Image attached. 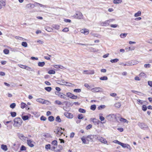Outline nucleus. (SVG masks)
I'll return each instance as SVG.
<instances>
[{
    "label": "nucleus",
    "instance_id": "nucleus-1",
    "mask_svg": "<svg viewBox=\"0 0 152 152\" xmlns=\"http://www.w3.org/2000/svg\"><path fill=\"white\" fill-rule=\"evenodd\" d=\"M14 122L13 126L16 127L20 126L22 123V121L20 118H15L14 120Z\"/></svg>",
    "mask_w": 152,
    "mask_h": 152
},
{
    "label": "nucleus",
    "instance_id": "nucleus-2",
    "mask_svg": "<svg viewBox=\"0 0 152 152\" xmlns=\"http://www.w3.org/2000/svg\"><path fill=\"white\" fill-rule=\"evenodd\" d=\"M73 17L76 19H83V16L81 12L78 11L76 12Z\"/></svg>",
    "mask_w": 152,
    "mask_h": 152
},
{
    "label": "nucleus",
    "instance_id": "nucleus-3",
    "mask_svg": "<svg viewBox=\"0 0 152 152\" xmlns=\"http://www.w3.org/2000/svg\"><path fill=\"white\" fill-rule=\"evenodd\" d=\"M64 129H62L61 128L58 127L55 131L56 134H58V136H60L62 134L64 131Z\"/></svg>",
    "mask_w": 152,
    "mask_h": 152
},
{
    "label": "nucleus",
    "instance_id": "nucleus-4",
    "mask_svg": "<svg viewBox=\"0 0 152 152\" xmlns=\"http://www.w3.org/2000/svg\"><path fill=\"white\" fill-rule=\"evenodd\" d=\"M36 101L40 103L43 104L48 105L50 103L47 100H44L42 98H38L36 99Z\"/></svg>",
    "mask_w": 152,
    "mask_h": 152
},
{
    "label": "nucleus",
    "instance_id": "nucleus-5",
    "mask_svg": "<svg viewBox=\"0 0 152 152\" xmlns=\"http://www.w3.org/2000/svg\"><path fill=\"white\" fill-rule=\"evenodd\" d=\"M17 135L18 137L22 141L24 142L26 140L27 137L25 136L24 134L21 133H18Z\"/></svg>",
    "mask_w": 152,
    "mask_h": 152
},
{
    "label": "nucleus",
    "instance_id": "nucleus-6",
    "mask_svg": "<svg viewBox=\"0 0 152 152\" xmlns=\"http://www.w3.org/2000/svg\"><path fill=\"white\" fill-rule=\"evenodd\" d=\"M96 139L102 143H103L104 144H106L107 145H108L107 141L105 139L102 137L100 136H97Z\"/></svg>",
    "mask_w": 152,
    "mask_h": 152
},
{
    "label": "nucleus",
    "instance_id": "nucleus-7",
    "mask_svg": "<svg viewBox=\"0 0 152 152\" xmlns=\"http://www.w3.org/2000/svg\"><path fill=\"white\" fill-rule=\"evenodd\" d=\"M83 73L86 75H93L95 73L94 70H86L83 71Z\"/></svg>",
    "mask_w": 152,
    "mask_h": 152
},
{
    "label": "nucleus",
    "instance_id": "nucleus-8",
    "mask_svg": "<svg viewBox=\"0 0 152 152\" xmlns=\"http://www.w3.org/2000/svg\"><path fill=\"white\" fill-rule=\"evenodd\" d=\"M55 93L57 95L61 98H63L65 99H66V95L64 94H63L61 92H55Z\"/></svg>",
    "mask_w": 152,
    "mask_h": 152
},
{
    "label": "nucleus",
    "instance_id": "nucleus-9",
    "mask_svg": "<svg viewBox=\"0 0 152 152\" xmlns=\"http://www.w3.org/2000/svg\"><path fill=\"white\" fill-rule=\"evenodd\" d=\"M27 145L30 147L32 148L34 146V141H32L31 140H27Z\"/></svg>",
    "mask_w": 152,
    "mask_h": 152
},
{
    "label": "nucleus",
    "instance_id": "nucleus-10",
    "mask_svg": "<svg viewBox=\"0 0 152 152\" xmlns=\"http://www.w3.org/2000/svg\"><path fill=\"white\" fill-rule=\"evenodd\" d=\"M67 96L70 97V98L73 99H76L77 98V96H75L74 94H71L70 93H66Z\"/></svg>",
    "mask_w": 152,
    "mask_h": 152
},
{
    "label": "nucleus",
    "instance_id": "nucleus-11",
    "mask_svg": "<svg viewBox=\"0 0 152 152\" xmlns=\"http://www.w3.org/2000/svg\"><path fill=\"white\" fill-rule=\"evenodd\" d=\"M138 126L142 129H144L148 127V126L145 124L139 122L138 124Z\"/></svg>",
    "mask_w": 152,
    "mask_h": 152
},
{
    "label": "nucleus",
    "instance_id": "nucleus-12",
    "mask_svg": "<svg viewBox=\"0 0 152 152\" xmlns=\"http://www.w3.org/2000/svg\"><path fill=\"white\" fill-rule=\"evenodd\" d=\"M90 120L92 121L94 124L95 125H98L100 122V121L96 118H90Z\"/></svg>",
    "mask_w": 152,
    "mask_h": 152
},
{
    "label": "nucleus",
    "instance_id": "nucleus-13",
    "mask_svg": "<svg viewBox=\"0 0 152 152\" xmlns=\"http://www.w3.org/2000/svg\"><path fill=\"white\" fill-rule=\"evenodd\" d=\"M120 145L122 146L123 148H128L130 150L131 149V148L130 146L128 144H125L121 142Z\"/></svg>",
    "mask_w": 152,
    "mask_h": 152
},
{
    "label": "nucleus",
    "instance_id": "nucleus-14",
    "mask_svg": "<svg viewBox=\"0 0 152 152\" xmlns=\"http://www.w3.org/2000/svg\"><path fill=\"white\" fill-rule=\"evenodd\" d=\"M64 115L67 118H72L73 117V115L72 114L67 112L64 113Z\"/></svg>",
    "mask_w": 152,
    "mask_h": 152
},
{
    "label": "nucleus",
    "instance_id": "nucleus-15",
    "mask_svg": "<svg viewBox=\"0 0 152 152\" xmlns=\"http://www.w3.org/2000/svg\"><path fill=\"white\" fill-rule=\"evenodd\" d=\"M80 32L81 33L85 35H87L89 33V31L87 29L84 28L81 29L80 30Z\"/></svg>",
    "mask_w": 152,
    "mask_h": 152
},
{
    "label": "nucleus",
    "instance_id": "nucleus-16",
    "mask_svg": "<svg viewBox=\"0 0 152 152\" xmlns=\"http://www.w3.org/2000/svg\"><path fill=\"white\" fill-rule=\"evenodd\" d=\"M102 90V89L101 88L98 87H96L94 88H92L91 89V91L94 92H98Z\"/></svg>",
    "mask_w": 152,
    "mask_h": 152
},
{
    "label": "nucleus",
    "instance_id": "nucleus-17",
    "mask_svg": "<svg viewBox=\"0 0 152 152\" xmlns=\"http://www.w3.org/2000/svg\"><path fill=\"white\" fill-rule=\"evenodd\" d=\"M35 6V5L33 4H29L26 6V7L28 9H31L34 8Z\"/></svg>",
    "mask_w": 152,
    "mask_h": 152
},
{
    "label": "nucleus",
    "instance_id": "nucleus-18",
    "mask_svg": "<svg viewBox=\"0 0 152 152\" xmlns=\"http://www.w3.org/2000/svg\"><path fill=\"white\" fill-rule=\"evenodd\" d=\"M115 115L114 114H110L107 116L106 117L108 120L109 121H111L114 118Z\"/></svg>",
    "mask_w": 152,
    "mask_h": 152
},
{
    "label": "nucleus",
    "instance_id": "nucleus-19",
    "mask_svg": "<svg viewBox=\"0 0 152 152\" xmlns=\"http://www.w3.org/2000/svg\"><path fill=\"white\" fill-rule=\"evenodd\" d=\"M23 69H25L26 70L28 71H34V69H32L31 68L28 66H23Z\"/></svg>",
    "mask_w": 152,
    "mask_h": 152
},
{
    "label": "nucleus",
    "instance_id": "nucleus-20",
    "mask_svg": "<svg viewBox=\"0 0 152 152\" xmlns=\"http://www.w3.org/2000/svg\"><path fill=\"white\" fill-rule=\"evenodd\" d=\"M133 63H132V62H131L130 63L129 62H127L126 63V65L127 66H132V65H134V64H137L138 62L134 61H133Z\"/></svg>",
    "mask_w": 152,
    "mask_h": 152
},
{
    "label": "nucleus",
    "instance_id": "nucleus-21",
    "mask_svg": "<svg viewBox=\"0 0 152 152\" xmlns=\"http://www.w3.org/2000/svg\"><path fill=\"white\" fill-rule=\"evenodd\" d=\"M101 25L102 26H106L109 25L107 20H106L104 22L100 23Z\"/></svg>",
    "mask_w": 152,
    "mask_h": 152
},
{
    "label": "nucleus",
    "instance_id": "nucleus-22",
    "mask_svg": "<svg viewBox=\"0 0 152 152\" xmlns=\"http://www.w3.org/2000/svg\"><path fill=\"white\" fill-rule=\"evenodd\" d=\"M1 148L5 151H7L8 149L7 146L4 144L1 145Z\"/></svg>",
    "mask_w": 152,
    "mask_h": 152
},
{
    "label": "nucleus",
    "instance_id": "nucleus-23",
    "mask_svg": "<svg viewBox=\"0 0 152 152\" xmlns=\"http://www.w3.org/2000/svg\"><path fill=\"white\" fill-rule=\"evenodd\" d=\"M141 12L140 11H139L137 13H135L134 16L135 17H137L141 15Z\"/></svg>",
    "mask_w": 152,
    "mask_h": 152
},
{
    "label": "nucleus",
    "instance_id": "nucleus-24",
    "mask_svg": "<svg viewBox=\"0 0 152 152\" xmlns=\"http://www.w3.org/2000/svg\"><path fill=\"white\" fill-rule=\"evenodd\" d=\"M114 118H115V119L117 121H118V120H119V118H121L120 116V115L118 114H116L115 115Z\"/></svg>",
    "mask_w": 152,
    "mask_h": 152
},
{
    "label": "nucleus",
    "instance_id": "nucleus-25",
    "mask_svg": "<svg viewBox=\"0 0 152 152\" xmlns=\"http://www.w3.org/2000/svg\"><path fill=\"white\" fill-rule=\"evenodd\" d=\"M119 119L121 121L123 122L124 123L126 122L128 123V121L126 119L122 118H119Z\"/></svg>",
    "mask_w": 152,
    "mask_h": 152
},
{
    "label": "nucleus",
    "instance_id": "nucleus-26",
    "mask_svg": "<svg viewBox=\"0 0 152 152\" xmlns=\"http://www.w3.org/2000/svg\"><path fill=\"white\" fill-rule=\"evenodd\" d=\"M0 5L1 6V7L2 6H5L6 5L5 2L3 1H0Z\"/></svg>",
    "mask_w": 152,
    "mask_h": 152
},
{
    "label": "nucleus",
    "instance_id": "nucleus-27",
    "mask_svg": "<svg viewBox=\"0 0 152 152\" xmlns=\"http://www.w3.org/2000/svg\"><path fill=\"white\" fill-rule=\"evenodd\" d=\"M113 3L115 4L120 3L122 2V0H113Z\"/></svg>",
    "mask_w": 152,
    "mask_h": 152
},
{
    "label": "nucleus",
    "instance_id": "nucleus-28",
    "mask_svg": "<svg viewBox=\"0 0 152 152\" xmlns=\"http://www.w3.org/2000/svg\"><path fill=\"white\" fill-rule=\"evenodd\" d=\"M52 26L53 28L57 30H58L60 28V26L58 25H53Z\"/></svg>",
    "mask_w": 152,
    "mask_h": 152
},
{
    "label": "nucleus",
    "instance_id": "nucleus-29",
    "mask_svg": "<svg viewBox=\"0 0 152 152\" xmlns=\"http://www.w3.org/2000/svg\"><path fill=\"white\" fill-rule=\"evenodd\" d=\"M90 50L91 52H97L99 51L98 49H96L93 48H91L90 49Z\"/></svg>",
    "mask_w": 152,
    "mask_h": 152
},
{
    "label": "nucleus",
    "instance_id": "nucleus-30",
    "mask_svg": "<svg viewBox=\"0 0 152 152\" xmlns=\"http://www.w3.org/2000/svg\"><path fill=\"white\" fill-rule=\"evenodd\" d=\"M115 106L116 107L119 108L121 106V104L120 102H118L115 104Z\"/></svg>",
    "mask_w": 152,
    "mask_h": 152
},
{
    "label": "nucleus",
    "instance_id": "nucleus-31",
    "mask_svg": "<svg viewBox=\"0 0 152 152\" xmlns=\"http://www.w3.org/2000/svg\"><path fill=\"white\" fill-rule=\"evenodd\" d=\"M119 61V59L118 58H115L110 60V61L112 63H114L118 62Z\"/></svg>",
    "mask_w": 152,
    "mask_h": 152
},
{
    "label": "nucleus",
    "instance_id": "nucleus-32",
    "mask_svg": "<svg viewBox=\"0 0 152 152\" xmlns=\"http://www.w3.org/2000/svg\"><path fill=\"white\" fill-rule=\"evenodd\" d=\"M26 106H27V105L26 104L23 102H22L21 103V107L23 109L25 108Z\"/></svg>",
    "mask_w": 152,
    "mask_h": 152
},
{
    "label": "nucleus",
    "instance_id": "nucleus-33",
    "mask_svg": "<svg viewBox=\"0 0 152 152\" xmlns=\"http://www.w3.org/2000/svg\"><path fill=\"white\" fill-rule=\"evenodd\" d=\"M45 65V63L44 62H39L38 63V65L41 67H43Z\"/></svg>",
    "mask_w": 152,
    "mask_h": 152
},
{
    "label": "nucleus",
    "instance_id": "nucleus-34",
    "mask_svg": "<svg viewBox=\"0 0 152 152\" xmlns=\"http://www.w3.org/2000/svg\"><path fill=\"white\" fill-rule=\"evenodd\" d=\"M22 118L24 121L27 120L29 118V117L28 115H24L22 116Z\"/></svg>",
    "mask_w": 152,
    "mask_h": 152
},
{
    "label": "nucleus",
    "instance_id": "nucleus-35",
    "mask_svg": "<svg viewBox=\"0 0 152 152\" xmlns=\"http://www.w3.org/2000/svg\"><path fill=\"white\" fill-rule=\"evenodd\" d=\"M48 120L50 121H52L54 120V117L52 116H50L48 118Z\"/></svg>",
    "mask_w": 152,
    "mask_h": 152
},
{
    "label": "nucleus",
    "instance_id": "nucleus-36",
    "mask_svg": "<svg viewBox=\"0 0 152 152\" xmlns=\"http://www.w3.org/2000/svg\"><path fill=\"white\" fill-rule=\"evenodd\" d=\"M45 30L48 32H51L53 30V29L49 27H46L45 28Z\"/></svg>",
    "mask_w": 152,
    "mask_h": 152
},
{
    "label": "nucleus",
    "instance_id": "nucleus-37",
    "mask_svg": "<svg viewBox=\"0 0 152 152\" xmlns=\"http://www.w3.org/2000/svg\"><path fill=\"white\" fill-rule=\"evenodd\" d=\"M56 72L55 71L53 70H49L48 72V74H54Z\"/></svg>",
    "mask_w": 152,
    "mask_h": 152
},
{
    "label": "nucleus",
    "instance_id": "nucleus-38",
    "mask_svg": "<svg viewBox=\"0 0 152 152\" xmlns=\"http://www.w3.org/2000/svg\"><path fill=\"white\" fill-rule=\"evenodd\" d=\"M10 114H11V116L13 117H15L16 115V112H11Z\"/></svg>",
    "mask_w": 152,
    "mask_h": 152
},
{
    "label": "nucleus",
    "instance_id": "nucleus-39",
    "mask_svg": "<svg viewBox=\"0 0 152 152\" xmlns=\"http://www.w3.org/2000/svg\"><path fill=\"white\" fill-rule=\"evenodd\" d=\"M57 141L56 140H54L52 142L51 144L53 145L57 146Z\"/></svg>",
    "mask_w": 152,
    "mask_h": 152
},
{
    "label": "nucleus",
    "instance_id": "nucleus-40",
    "mask_svg": "<svg viewBox=\"0 0 152 152\" xmlns=\"http://www.w3.org/2000/svg\"><path fill=\"white\" fill-rule=\"evenodd\" d=\"M26 147L23 145H22L20 148V150L21 151H25L26 150Z\"/></svg>",
    "mask_w": 152,
    "mask_h": 152
},
{
    "label": "nucleus",
    "instance_id": "nucleus-41",
    "mask_svg": "<svg viewBox=\"0 0 152 152\" xmlns=\"http://www.w3.org/2000/svg\"><path fill=\"white\" fill-rule=\"evenodd\" d=\"M16 105L15 103H13L11 104L10 105V108H11L12 109H14L15 108V107L16 106Z\"/></svg>",
    "mask_w": 152,
    "mask_h": 152
},
{
    "label": "nucleus",
    "instance_id": "nucleus-42",
    "mask_svg": "<svg viewBox=\"0 0 152 152\" xmlns=\"http://www.w3.org/2000/svg\"><path fill=\"white\" fill-rule=\"evenodd\" d=\"M3 52L5 54H8L9 53V50L7 49H5L4 50Z\"/></svg>",
    "mask_w": 152,
    "mask_h": 152
},
{
    "label": "nucleus",
    "instance_id": "nucleus-43",
    "mask_svg": "<svg viewBox=\"0 0 152 152\" xmlns=\"http://www.w3.org/2000/svg\"><path fill=\"white\" fill-rule=\"evenodd\" d=\"M77 117L79 119H81L83 118V114H80L78 115Z\"/></svg>",
    "mask_w": 152,
    "mask_h": 152
},
{
    "label": "nucleus",
    "instance_id": "nucleus-44",
    "mask_svg": "<svg viewBox=\"0 0 152 152\" xmlns=\"http://www.w3.org/2000/svg\"><path fill=\"white\" fill-rule=\"evenodd\" d=\"M21 45L23 47H27V44L26 42H22Z\"/></svg>",
    "mask_w": 152,
    "mask_h": 152
},
{
    "label": "nucleus",
    "instance_id": "nucleus-45",
    "mask_svg": "<svg viewBox=\"0 0 152 152\" xmlns=\"http://www.w3.org/2000/svg\"><path fill=\"white\" fill-rule=\"evenodd\" d=\"M96 107L95 105H93L91 106L90 109L91 110H94L96 109Z\"/></svg>",
    "mask_w": 152,
    "mask_h": 152
},
{
    "label": "nucleus",
    "instance_id": "nucleus-46",
    "mask_svg": "<svg viewBox=\"0 0 152 152\" xmlns=\"http://www.w3.org/2000/svg\"><path fill=\"white\" fill-rule=\"evenodd\" d=\"M45 89L48 92H50L52 90V88L51 87H48L45 88Z\"/></svg>",
    "mask_w": 152,
    "mask_h": 152
},
{
    "label": "nucleus",
    "instance_id": "nucleus-47",
    "mask_svg": "<svg viewBox=\"0 0 152 152\" xmlns=\"http://www.w3.org/2000/svg\"><path fill=\"white\" fill-rule=\"evenodd\" d=\"M56 121L58 122H61V119L59 116H57L56 117Z\"/></svg>",
    "mask_w": 152,
    "mask_h": 152
},
{
    "label": "nucleus",
    "instance_id": "nucleus-48",
    "mask_svg": "<svg viewBox=\"0 0 152 152\" xmlns=\"http://www.w3.org/2000/svg\"><path fill=\"white\" fill-rule=\"evenodd\" d=\"M107 77L106 76L102 77L100 78V79L101 80H107Z\"/></svg>",
    "mask_w": 152,
    "mask_h": 152
},
{
    "label": "nucleus",
    "instance_id": "nucleus-49",
    "mask_svg": "<svg viewBox=\"0 0 152 152\" xmlns=\"http://www.w3.org/2000/svg\"><path fill=\"white\" fill-rule=\"evenodd\" d=\"M79 111L81 113H86V110L82 108H80L79 109Z\"/></svg>",
    "mask_w": 152,
    "mask_h": 152
},
{
    "label": "nucleus",
    "instance_id": "nucleus-50",
    "mask_svg": "<svg viewBox=\"0 0 152 152\" xmlns=\"http://www.w3.org/2000/svg\"><path fill=\"white\" fill-rule=\"evenodd\" d=\"M60 82L62 83V84H60L63 85H65V84H64L65 83H67L68 82H65V80H60Z\"/></svg>",
    "mask_w": 152,
    "mask_h": 152
},
{
    "label": "nucleus",
    "instance_id": "nucleus-51",
    "mask_svg": "<svg viewBox=\"0 0 152 152\" xmlns=\"http://www.w3.org/2000/svg\"><path fill=\"white\" fill-rule=\"evenodd\" d=\"M127 34H120V37L121 38H124L127 35Z\"/></svg>",
    "mask_w": 152,
    "mask_h": 152
},
{
    "label": "nucleus",
    "instance_id": "nucleus-52",
    "mask_svg": "<svg viewBox=\"0 0 152 152\" xmlns=\"http://www.w3.org/2000/svg\"><path fill=\"white\" fill-rule=\"evenodd\" d=\"M73 91L75 92L80 93L81 91V90L80 89H75Z\"/></svg>",
    "mask_w": 152,
    "mask_h": 152
},
{
    "label": "nucleus",
    "instance_id": "nucleus-53",
    "mask_svg": "<svg viewBox=\"0 0 152 152\" xmlns=\"http://www.w3.org/2000/svg\"><path fill=\"white\" fill-rule=\"evenodd\" d=\"M81 139L83 143L84 144H86V139L83 136V137L81 138Z\"/></svg>",
    "mask_w": 152,
    "mask_h": 152
},
{
    "label": "nucleus",
    "instance_id": "nucleus-54",
    "mask_svg": "<svg viewBox=\"0 0 152 152\" xmlns=\"http://www.w3.org/2000/svg\"><path fill=\"white\" fill-rule=\"evenodd\" d=\"M102 114H100L99 115V119L101 120V121H103L104 119V118L102 116H101V115H102Z\"/></svg>",
    "mask_w": 152,
    "mask_h": 152
},
{
    "label": "nucleus",
    "instance_id": "nucleus-55",
    "mask_svg": "<svg viewBox=\"0 0 152 152\" xmlns=\"http://www.w3.org/2000/svg\"><path fill=\"white\" fill-rule=\"evenodd\" d=\"M15 38L16 39H20V40H24V38H22L21 37H18V36H15Z\"/></svg>",
    "mask_w": 152,
    "mask_h": 152
},
{
    "label": "nucleus",
    "instance_id": "nucleus-56",
    "mask_svg": "<svg viewBox=\"0 0 152 152\" xmlns=\"http://www.w3.org/2000/svg\"><path fill=\"white\" fill-rule=\"evenodd\" d=\"M147 107L145 105H144L142 106V109L143 110L145 111L147 110Z\"/></svg>",
    "mask_w": 152,
    "mask_h": 152
},
{
    "label": "nucleus",
    "instance_id": "nucleus-57",
    "mask_svg": "<svg viewBox=\"0 0 152 152\" xmlns=\"http://www.w3.org/2000/svg\"><path fill=\"white\" fill-rule=\"evenodd\" d=\"M105 106L104 105H101L99 106L98 107V110H100L104 108L105 107Z\"/></svg>",
    "mask_w": 152,
    "mask_h": 152
},
{
    "label": "nucleus",
    "instance_id": "nucleus-58",
    "mask_svg": "<svg viewBox=\"0 0 152 152\" xmlns=\"http://www.w3.org/2000/svg\"><path fill=\"white\" fill-rule=\"evenodd\" d=\"M110 26L111 27L113 28H115L117 27H118V25L116 24H111L110 25Z\"/></svg>",
    "mask_w": 152,
    "mask_h": 152
},
{
    "label": "nucleus",
    "instance_id": "nucleus-59",
    "mask_svg": "<svg viewBox=\"0 0 152 152\" xmlns=\"http://www.w3.org/2000/svg\"><path fill=\"white\" fill-rule=\"evenodd\" d=\"M46 119V118L43 116H42L40 118V120L41 121H45Z\"/></svg>",
    "mask_w": 152,
    "mask_h": 152
},
{
    "label": "nucleus",
    "instance_id": "nucleus-60",
    "mask_svg": "<svg viewBox=\"0 0 152 152\" xmlns=\"http://www.w3.org/2000/svg\"><path fill=\"white\" fill-rule=\"evenodd\" d=\"M69 31V28H65L63 29L62 31L64 32H67Z\"/></svg>",
    "mask_w": 152,
    "mask_h": 152
},
{
    "label": "nucleus",
    "instance_id": "nucleus-61",
    "mask_svg": "<svg viewBox=\"0 0 152 152\" xmlns=\"http://www.w3.org/2000/svg\"><path fill=\"white\" fill-rule=\"evenodd\" d=\"M92 127V125L91 124H89L86 127V129L88 130L91 128Z\"/></svg>",
    "mask_w": 152,
    "mask_h": 152
},
{
    "label": "nucleus",
    "instance_id": "nucleus-62",
    "mask_svg": "<svg viewBox=\"0 0 152 152\" xmlns=\"http://www.w3.org/2000/svg\"><path fill=\"white\" fill-rule=\"evenodd\" d=\"M144 66L145 68H150L151 67V65L149 64H145Z\"/></svg>",
    "mask_w": 152,
    "mask_h": 152
},
{
    "label": "nucleus",
    "instance_id": "nucleus-63",
    "mask_svg": "<svg viewBox=\"0 0 152 152\" xmlns=\"http://www.w3.org/2000/svg\"><path fill=\"white\" fill-rule=\"evenodd\" d=\"M148 85L151 87H152V81H148Z\"/></svg>",
    "mask_w": 152,
    "mask_h": 152
},
{
    "label": "nucleus",
    "instance_id": "nucleus-64",
    "mask_svg": "<svg viewBox=\"0 0 152 152\" xmlns=\"http://www.w3.org/2000/svg\"><path fill=\"white\" fill-rule=\"evenodd\" d=\"M146 42L150 44H152V38L146 40Z\"/></svg>",
    "mask_w": 152,
    "mask_h": 152
}]
</instances>
